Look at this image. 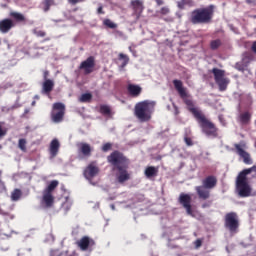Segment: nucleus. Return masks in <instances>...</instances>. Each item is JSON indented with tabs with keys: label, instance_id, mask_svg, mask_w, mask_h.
Listing matches in <instances>:
<instances>
[{
	"label": "nucleus",
	"instance_id": "34",
	"mask_svg": "<svg viewBox=\"0 0 256 256\" xmlns=\"http://www.w3.org/2000/svg\"><path fill=\"white\" fill-rule=\"evenodd\" d=\"M221 45V40L219 39H216V40H213L211 43H210V47L213 51H215L216 49H219Z\"/></svg>",
	"mask_w": 256,
	"mask_h": 256
},
{
	"label": "nucleus",
	"instance_id": "41",
	"mask_svg": "<svg viewBox=\"0 0 256 256\" xmlns=\"http://www.w3.org/2000/svg\"><path fill=\"white\" fill-rule=\"evenodd\" d=\"M6 187H5V182L1 179L0 180V193H3L4 191H6Z\"/></svg>",
	"mask_w": 256,
	"mask_h": 256
},
{
	"label": "nucleus",
	"instance_id": "16",
	"mask_svg": "<svg viewBox=\"0 0 256 256\" xmlns=\"http://www.w3.org/2000/svg\"><path fill=\"white\" fill-rule=\"evenodd\" d=\"M61 147V144L59 143V140L53 139L50 143L49 147V153H50V158L55 159L57 157V154L59 153V148Z\"/></svg>",
	"mask_w": 256,
	"mask_h": 256
},
{
	"label": "nucleus",
	"instance_id": "36",
	"mask_svg": "<svg viewBox=\"0 0 256 256\" xmlns=\"http://www.w3.org/2000/svg\"><path fill=\"white\" fill-rule=\"evenodd\" d=\"M43 5L44 11L47 13V11H49L50 7L53 5V0H44Z\"/></svg>",
	"mask_w": 256,
	"mask_h": 256
},
{
	"label": "nucleus",
	"instance_id": "42",
	"mask_svg": "<svg viewBox=\"0 0 256 256\" xmlns=\"http://www.w3.org/2000/svg\"><path fill=\"white\" fill-rule=\"evenodd\" d=\"M177 6L179 9H185V0L178 1Z\"/></svg>",
	"mask_w": 256,
	"mask_h": 256
},
{
	"label": "nucleus",
	"instance_id": "9",
	"mask_svg": "<svg viewBox=\"0 0 256 256\" xmlns=\"http://www.w3.org/2000/svg\"><path fill=\"white\" fill-rule=\"evenodd\" d=\"M237 155L243 159L245 165H253V160L251 159V155L245 151L247 149V145L245 142H240L239 144H234Z\"/></svg>",
	"mask_w": 256,
	"mask_h": 256
},
{
	"label": "nucleus",
	"instance_id": "6",
	"mask_svg": "<svg viewBox=\"0 0 256 256\" xmlns=\"http://www.w3.org/2000/svg\"><path fill=\"white\" fill-rule=\"evenodd\" d=\"M196 120L198 121L199 126L202 129V133H205L207 137L217 136V127H215V124H213V122L205 117V114H200L196 117Z\"/></svg>",
	"mask_w": 256,
	"mask_h": 256
},
{
	"label": "nucleus",
	"instance_id": "38",
	"mask_svg": "<svg viewBox=\"0 0 256 256\" xmlns=\"http://www.w3.org/2000/svg\"><path fill=\"white\" fill-rule=\"evenodd\" d=\"M169 13H171V10L169 9V7L165 6V7H162L160 9V14L161 15H169Z\"/></svg>",
	"mask_w": 256,
	"mask_h": 256
},
{
	"label": "nucleus",
	"instance_id": "8",
	"mask_svg": "<svg viewBox=\"0 0 256 256\" xmlns=\"http://www.w3.org/2000/svg\"><path fill=\"white\" fill-rule=\"evenodd\" d=\"M65 117V104L61 102L54 103L51 111V120L53 123L63 122Z\"/></svg>",
	"mask_w": 256,
	"mask_h": 256
},
{
	"label": "nucleus",
	"instance_id": "49",
	"mask_svg": "<svg viewBox=\"0 0 256 256\" xmlns=\"http://www.w3.org/2000/svg\"><path fill=\"white\" fill-rule=\"evenodd\" d=\"M194 244H195V247H196L197 249H199V247H201V245H202V242H201V240L198 239V240L195 241Z\"/></svg>",
	"mask_w": 256,
	"mask_h": 256
},
{
	"label": "nucleus",
	"instance_id": "28",
	"mask_svg": "<svg viewBox=\"0 0 256 256\" xmlns=\"http://www.w3.org/2000/svg\"><path fill=\"white\" fill-rule=\"evenodd\" d=\"M23 195L21 189H14L11 193V201H19Z\"/></svg>",
	"mask_w": 256,
	"mask_h": 256
},
{
	"label": "nucleus",
	"instance_id": "20",
	"mask_svg": "<svg viewBox=\"0 0 256 256\" xmlns=\"http://www.w3.org/2000/svg\"><path fill=\"white\" fill-rule=\"evenodd\" d=\"M141 87L139 85L135 84H129L128 85V92L132 97H139L141 95Z\"/></svg>",
	"mask_w": 256,
	"mask_h": 256
},
{
	"label": "nucleus",
	"instance_id": "35",
	"mask_svg": "<svg viewBox=\"0 0 256 256\" xmlns=\"http://www.w3.org/2000/svg\"><path fill=\"white\" fill-rule=\"evenodd\" d=\"M11 15L16 21H25V16L21 13L13 12Z\"/></svg>",
	"mask_w": 256,
	"mask_h": 256
},
{
	"label": "nucleus",
	"instance_id": "60",
	"mask_svg": "<svg viewBox=\"0 0 256 256\" xmlns=\"http://www.w3.org/2000/svg\"><path fill=\"white\" fill-rule=\"evenodd\" d=\"M35 99H39V96L36 95V96H35Z\"/></svg>",
	"mask_w": 256,
	"mask_h": 256
},
{
	"label": "nucleus",
	"instance_id": "29",
	"mask_svg": "<svg viewBox=\"0 0 256 256\" xmlns=\"http://www.w3.org/2000/svg\"><path fill=\"white\" fill-rule=\"evenodd\" d=\"M59 185V181L54 180L52 182H50V184L48 185V187L44 190V192L46 193H53V191H55V189H57V186Z\"/></svg>",
	"mask_w": 256,
	"mask_h": 256
},
{
	"label": "nucleus",
	"instance_id": "33",
	"mask_svg": "<svg viewBox=\"0 0 256 256\" xmlns=\"http://www.w3.org/2000/svg\"><path fill=\"white\" fill-rule=\"evenodd\" d=\"M103 25H105V27H108L109 29H117V24H115L110 19H105L103 21Z\"/></svg>",
	"mask_w": 256,
	"mask_h": 256
},
{
	"label": "nucleus",
	"instance_id": "27",
	"mask_svg": "<svg viewBox=\"0 0 256 256\" xmlns=\"http://www.w3.org/2000/svg\"><path fill=\"white\" fill-rule=\"evenodd\" d=\"M133 9L136 13H141L143 11V2L140 0H134L131 2Z\"/></svg>",
	"mask_w": 256,
	"mask_h": 256
},
{
	"label": "nucleus",
	"instance_id": "37",
	"mask_svg": "<svg viewBox=\"0 0 256 256\" xmlns=\"http://www.w3.org/2000/svg\"><path fill=\"white\" fill-rule=\"evenodd\" d=\"M33 33L36 35V37H45L46 35L45 31L37 30V28L33 29Z\"/></svg>",
	"mask_w": 256,
	"mask_h": 256
},
{
	"label": "nucleus",
	"instance_id": "13",
	"mask_svg": "<svg viewBox=\"0 0 256 256\" xmlns=\"http://www.w3.org/2000/svg\"><path fill=\"white\" fill-rule=\"evenodd\" d=\"M93 67H95V58H93V56L88 57L80 64V69H83L86 75L93 73Z\"/></svg>",
	"mask_w": 256,
	"mask_h": 256
},
{
	"label": "nucleus",
	"instance_id": "30",
	"mask_svg": "<svg viewBox=\"0 0 256 256\" xmlns=\"http://www.w3.org/2000/svg\"><path fill=\"white\" fill-rule=\"evenodd\" d=\"M73 205V200L70 198H66V201L62 204V209L67 213V211L71 210V207Z\"/></svg>",
	"mask_w": 256,
	"mask_h": 256
},
{
	"label": "nucleus",
	"instance_id": "31",
	"mask_svg": "<svg viewBox=\"0 0 256 256\" xmlns=\"http://www.w3.org/2000/svg\"><path fill=\"white\" fill-rule=\"evenodd\" d=\"M18 147L23 151V153H26L27 152V140L25 138L19 139Z\"/></svg>",
	"mask_w": 256,
	"mask_h": 256
},
{
	"label": "nucleus",
	"instance_id": "25",
	"mask_svg": "<svg viewBox=\"0 0 256 256\" xmlns=\"http://www.w3.org/2000/svg\"><path fill=\"white\" fill-rule=\"evenodd\" d=\"M118 59L119 61H122V63L120 64V68L125 69V67H127V65L129 64V56H127V54L120 53Z\"/></svg>",
	"mask_w": 256,
	"mask_h": 256
},
{
	"label": "nucleus",
	"instance_id": "53",
	"mask_svg": "<svg viewBox=\"0 0 256 256\" xmlns=\"http://www.w3.org/2000/svg\"><path fill=\"white\" fill-rule=\"evenodd\" d=\"M129 51L135 56V50L131 46L129 47Z\"/></svg>",
	"mask_w": 256,
	"mask_h": 256
},
{
	"label": "nucleus",
	"instance_id": "59",
	"mask_svg": "<svg viewBox=\"0 0 256 256\" xmlns=\"http://www.w3.org/2000/svg\"><path fill=\"white\" fill-rule=\"evenodd\" d=\"M32 106H35V101L32 102Z\"/></svg>",
	"mask_w": 256,
	"mask_h": 256
},
{
	"label": "nucleus",
	"instance_id": "46",
	"mask_svg": "<svg viewBox=\"0 0 256 256\" xmlns=\"http://www.w3.org/2000/svg\"><path fill=\"white\" fill-rule=\"evenodd\" d=\"M5 246H1L0 249L1 251H9V245H7L6 242H3Z\"/></svg>",
	"mask_w": 256,
	"mask_h": 256
},
{
	"label": "nucleus",
	"instance_id": "19",
	"mask_svg": "<svg viewBox=\"0 0 256 256\" xmlns=\"http://www.w3.org/2000/svg\"><path fill=\"white\" fill-rule=\"evenodd\" d=\"M202 183V187H205L206 189H213L215 185H217V179L213 176H208Z\"/></svg>",
	"mask_w": 256,
	"mask_h": 256
},
{
	"label": "nucleus",
	"instance_id": "50",
	"mask_svg": "<svg viewBox=\"0 0 256 256\" xmlns=\"http://www.w3.org/2000/svg\"><path fill=\"white\" fill-rule=\"evenodd\" d=\"M43 77L44 81H49V79H47V77H49V71H45Z\"/></svg>",
	"mask_w": 256,
	"mask_h": 256
},
{
	"label": "nucleus",
	"instance_id": "63",
	"mask_svg": "<svg viewBox=\"0 0 256 256\" xmlns=\"http://www.w3.org/2000/svg\"><path fill=\"white\" fill-rule=\"evenodd\" d=\"M10 219H13V216H11Z\"/></svg>",
	"mask_w": 256,
	"mask_h": 256
},
{
	"label": "nucleus",
	"instance_id": "51",
	"mask_svg": "<svg viewBox=\"0 0 256 256\" xmlns=\"http://www.w3.org/2000/svg\"><path fill=\"white\" fill-rule=\"evenodd\" d=\"M158 6L165 5V2L163 0H155Z\"/></svg>",
	"mask_w": 256,
	"mask_h": 256
},
{
	"label": "nucleus",
	"instance_id": "62",
	"mask_svg": "<svg viewBox=\"0 0 256 256\" xmlns=\"http://www.w3.org/2000/svg\"><path fill=\"white\" fill-rule=\"evenodd\" d=\"M50 237H52V239H53V235L50 234Z\"/></svg>",
	"mask_w": 256,
	"mask_h": 256
},
{
	"label": "nucleus",
	"instance_id": "5",
	"mask_svg": "<svg viewBox=\"0 0 256 256\" xmlns=\"http://www.w3.org/2000/svg\"><path fill=\"white\" fill-rule=\"evenodd\" d=\"M213 19V8H198L191 14L190 21L193 25H199L201 23H209Z\"/></svg>",
	"mask_w": 256,
	"mask_h": 256
},
{
	"label": "nucleus",
	"instance_id": "14",
	"mask_svg": "<svg viewBox=\"0 0 256 256\" xmlns=\"http://www.w3.org/2000/svg\"><path fill=\"white\" fill-rule=\"evenodd\" d=\"M76 147L78 148V153L83 155L84 157H89L91 155V151H93L91 145L85 142L77 143Z\"/></svg>",
	"mask_w": 256,
	"mask_h": 256
},
{
	"label": "nucleus",
	"instance_id": "47",
	"mask_svg": "<svg viewBox=\"0 0 256 256\" xmlns=\"http://www.w3.org/2000/svg\"><path fill=\"white\" fill-rule=\"evenodd\" d=\"M251 51H252V53H255V55H256V41H254V42L252 43Z\"/></svg>",
	"mask_w": 256,
	"mask_h": 256
},
{
	"label": "nucleus",
	"instance_id": "7",
	"mask_svg": "<svg viewBox=\"0 0 256 256\" xmlns=\"http://www.w3.org/2000/svg\"><path fill=\"white\" fill-rule=\"evenodd\" d=\"M212 73L214 75L215 82L219 87V91H226L230 80L225 77V72L219 68H213Z\"/></svg>",
	"mask_w": 256,
	"mask_h": 256
},
{
	"label": "nucleus",
	"instance_id": "18",
	"mask_svg": "<svg viewBox=\"0 0 256 256\" xmlns=\"http://www.w3.org/2000/svg\"><path fill=\"white\" fill-rule=\"evenodd\" d=\"M42 201H43L44 205H46V207H53L55 198L53 197V194L43 191Z\"/></svg>",
	"mask_w": 256,
	"mask_h": 256
},
{
	"label": "nucleus",
	"instance_id": "24",
	"mask_svg": "<svg viewBox=\"0 0 256 256\" xmlns=\"http://www.w3.org/2000/svg\"><path fill=\"white\" fill-rule=\"evenodd\" d=\"M89 245H91V240L87 236H84L80 241H78V247H80L82 251H87V249H89Z\"/></svg>",
	"mask_w": 256,
	"mask_h": 256
},
{
	"label": "nucleus",
	"instance_id": "21",
	"mask_svg": "<svg viewBox=\"0 0 256 256\" xmlns=\"http://www.w3.org/2000/svg\"><path fill=\"white\" fill-rule=\"evenodd\" d=\"M157 173H159V168L149 166L145 169L144 175L147 177V179H151L152 177H157Z\"/></svg>",
	"mask_w": 256,
	"mask_h": 256
},
{
	"label": "nucleus",
	"instance_id": "15",
	"mask_svg": "<svg viewBox=\"0 0 256 256\" xmlns=\"http://www.w3.org/2000/svg\"><path fill=\"white\" fill-rule=\"evenodd\" d=\"M15 27V22L13 20L6 18L0 21V31L2 33H9L10 30Z\"/></svg>",
	"mask_w": 256,
	"mask_h": 256
},
{
	"label": "nucleus",
	"instance_id": "61",
	"mask_svg": "<svg viewBox=\"0 0 256 256\" xmlns=\"http://www.w3.org/2000/svg\"><path fill=\"white\" fill-rule=\"evenodd\" d=\"M247 3H251V0H247Z\"/></svg>",
	"mask_w": 256,
	"mask_h": 256
},
{
	"label": "nucleus",
	"instance_id": "17",
	"mask_svg": "<svg viewBox=\"0 0 256 256\" xmlns=\"http://www.w3.org/2000/svg\"><path fill=\"white\" fill-rule=\"evenodd\" d=\"M53 87H55V82L53 80H46L42 85V93L44 95H49L53 91Z\"/></svg>",
	"mask_w": 256,
	"mask_h": 256
},
{
	"label": "nucleus",
	"instance_id": "57",
	"mask_svg": "<svg viewBox=\"0 0 256 256\" xmlns=\"http://www.w3.org/2000/svg\"><path fill=\"white\" fill-rule=\"evenodd\" d=\"M165 21H173V18L165 19Z\"/></svg>",
	"mask_w": 256,
	"mask_h": 256
},
{
	"label": "nucleus",
	"instance_id": "54",
	"mask_svg": "<svg viewBox=\"0 0 256 256\" xmlns=\"http://www.w3.org/2000/svg\"><path fill=\"white\" fill-rule=\"evenodd\" d=\"M202 207H203V209H206V207H209V204L204 203V204H202Z\"/></svg>",
	"mask_w": 256,
	"mask_h": 256
},
{
	"label": "nucleus",
	"instance_id": "40",
	"mask_svg": "<svg viewBox=\"0 0 256 256\" xmlns=\"http://www.w3.org/2000/svg\"><path fill=\"white\" fill-rule=\"evenodd\" d=\"M111 147H112L111 143H106L103 145L102 151L104 152L110 151Z\"/></svg>",
	"mask_w": 256,
	"mask_h": 256
},
{
	"label": "nucleus",
	"instance_id": "4",
	"mask_svg": "<svg viewBox=\"0 0 256 256\" xmlns=\"http://www.w3.org/2000/svg\"><path fill=\"white\" fill-rule=\"evenodd\" d=\"M173 85L178 92V95H180L181 99H183L185 105H187L188 110L192 115L197 119L203 112L201 110H198L195 107V104L193 103V100L187 98V88L183 87V82L181 80H173Z\"/></svg>",
	"mask_w": 256,
	"mask_h": 256
},
{
	"label": "nucleus",
	"instance_id": "26",
	"mask_svg": "<svg viewBox=\"0 0 256 256\" xmlns=\"http://www.w3.org/2000/svg\"><path fill=\"white\" fill-rule=\"evenodd\" d=\"M100 113L104 115V117H112L113 112L111 111V107L108 105H101L100 106Z\"/></svg>",
	"mask_w": 256,
	"mask_h": 256
},
{
	"label": "nucleus",
	"instance_id": "22",
	"mask_svg": "<svg viewBox=\"0 0 256 256\" xmlns=\"http://www.w3.org/2000/svg\"><path fill=\"white\" fill-rule=\"evenodd\" d=\"M209 188H206L204 186H197L196 187V191L200 197V199H209V190H207Z\"/></svg>",
	"mask_w": 256,
	"mask_h": 256
},
{
	"label": "nucleus",
	"instance_id": "43",
	"mask_svg": "<svg viewBox=\"0 0 256 256\" xmlns=\"http://www.w3.org/2000/svg\"><path fill=\"white\" fill-rule=\"evenodd\" d=\"M85 0H68L71 5H77V3H83Z\"/></svg>",
	"mask_w": 256,
	"mask_h": 256
},
{
	"label": "nucleus",
	"instance_id": "56",
	"mask_svg": "<svg viewBox=\"0 0 256 256\" xmlns=\"http://www.w3.org/2000/svg\"><path fill=\"white\" fill-rule=\"evenodd\" d=\"M248 103H251V96H247Z\"/></svg>",
	"mask_w": 256,
	"mask_h": 256
},
{
	"label": "nucleus",
	"instance_id": "58",
	"mask_svg": "<svg viewBox=\"0 0 256 256\" xmlns=\"http://www.w3.org/2000/svg\"><path fill=\"white\" fill-rule=\"evenodd\" d=\"M3 175V171L0 170V181H1V176Z\"/></svg>",
	"mask_w": 256,
	"mask_h": 256
},
{
	"label": "nucleus",
	"instance_id": "39",
	"mask_svg": "<svg viewBox=\"0 0 256 256\" xmlns=\"http://www.w3.org/2000/svg\"><path fill=\"white\" fill-rule=\"evenodd\" d=\"M19 107H21V104H19V100H17L14 105L7 108V111H14V109H19Z\"/></svg>",
	"mask_w": 256,
	"mask_h": 256
},
{
	"label": "nucleus",
	"instance_id": "12",
	"mask_svg": "<svg viewBox=\"0 0 256 256\" xmlns=\"http://www.w3.org/2000/svg\"><path fill=\"white\" fill-rule=\"evenodd\" d=\"M99 173V168L93 164L88 165V167L84 170V177L87 179L92 185H95L93 183L92 179L93 177H97Z\"/></svg>",
	"mask_w": 256,
	"mask_h": 256
},
{
	"label": "nucleus",
	"instance_id": "44",
	"mask_svg": "<svg viewBox=\"0 0 256 256\" xmlns=\"http://www.w3.org/2000/svg\"><path fill=\"white\" fill-rule=\"evenodd\" d=\"M184 141L186 143V145H188V147H191V145H193V141L191 140V138H184Z\"/></svg>",
	"mask_w": 256,
	"mask_h": 256
},
{
	"label": "nucleus",
	"instance_id": "11",
	"mask_svg": "<svg viewBox=\"0 0 256 256\" xmlns=\"http://www.w3.org/2000/svg\"><path fill=\"white\" fill-rule=\"evenodd\" d=\"M179 203L186 210L187 215L195 217V212L191 207V196L189 194L181 193L179 196Z\"/></svg>",
	"mask_w": 256,
	"mask_h": 256
},
{
	"label": "nucleus",
	"instance_id": "32",
	"mask_svg": "<svg viewBox=\"0 0 256 256\" xmlns=\"http://www.w3.org/2000/svg\"><path fill=\"white\" fill-rule=\"evenodd\" d=\"M92 95L91 93H85L82 94L81 97L79 98L80 103H89V101H91L92 99Z\"/></svg>",
	"mask_w": 256,
	"mask_h": 256
},
{
	"label": "nucleus",
	"instance_id": "52",
	"mask_svg": "<svg viewBox=\"0 0 256 256\" xmlns=\"http://www.w3.org/2000/svg\"><path fill=\"white\" fill-rule=\"evenodd\" d=\"M5 131H3V128L0 125V137H4Z\"/></svg>",
	"mask_w": 256,
	"mask_h": 256
},
{
	"label": "nucleus",
	"instance_id": "48",
	"mask_svg": "<svg viewBox=\"0 0 256 256\" xmlns=\"http://www.w3.org/2000/svg\"><path fill=\"white\" fill-rule=\"evenodd\" d=\"M218 119H219L221 125H223L225 127L226 122H225V119L223 118V116H219Z\"/></svg>",
	"mask_w": 256,
	"mask_h": 256
},
{
	"label": "nucleus",
	"instance_id": "2",
	"mask_svg": "<svg viewBox=\"0 0 256 256\" xmlns=\"http://www.w3.org/2000/svg\"><path fill=\"white\" fill-rule=\"evenodd\" d=\"M256 177V166L242 170L236 178V191L239 197H251L249 179Z\"/></svg>",
	"mask_w": 256,
	"mask_h": 256
},
{
	"label": "nucleus",
	"instance_id": "23",
	"mask_svg": "<svg viewBox=\"0 0 256 256\" xmlns=\"http://www.w3.org/2000/svg\"><path fill=\"white\" fill-rule=\"evenodd\" d=\"M250 121H251V113H249L248 111L242 112L239 115V122L241 123V125H249Z\"/></svg>",
	"mask_w": 256,
	"mask_h": 256
},
{
	"label": "nucleus",
	"instance_id": "55",
	"mask_svg": "<svg viewBox=\"0 0 256 256\" xmlns=\"http://www.w3.org/2000/svg\"><path fill=\"white\" fill-rule=\"evenodd\" d=\"M110 207H111L112 211H115V204H111Z\"/></svg>",
	"mask_w": 256,
	"mask_h": 256
},
{
	"label": "nucleus",
	"instance_id": "3",
	"mask_svg": "<svg viewBox=\"0 0 256 256\" xmlns=\"http://www.w3.org/2000/svg\"><path fill=\"white\" fill-rule=\"evenodd\" d=\"M155 111V102L151 100H144L138 102L134 108V114L142 123L151 121L153 112Z\"/></svg>",
	"mask_w": 256,
	"mask_h": 256
},
{
	"label": "nucleus",
	"instance_id": "1",
	"mask_svg": "<svg viewBox=\"0 0 256 256\" xmlns=\"http://www.w3.org/2000/svg\"><path fill=\"white\" fill-rule=\"evenodd\" d=\"M108 161L113 165V171L115 172L118 183H125L131 179V175L127 171L129 163L127 158L123 156V153L114 151L108 156Z\"/></svg>",
	"mask_w": 256,
	"mask_h": 256
},
{
	"label": "nucleus",
	"instance_id": "10",
	"mask_svg": "<svg viewBox=\"0 0 256 256\" xmlns=\"http://www.w3.org/2000/svg\"><path fill=\"white\" fill-rule=\"evenodd\" d=\"M225 227L231 231V233L237 231L239 227V220L237 219V213L230 212L225 216Z\"/></svg>",
	"mask_w": 256,
	"mask_h": 256
},
{
	"label": "nucleus",
	"instance_id": "45",
	"mask_svg": "<svg viewBox=\"0 0 256 256\" xmlns=\"http://www.w3.org/2000/svg\"><path fill=\"white\" fill-rule=\"evenodd\" d=\"M98 15H105V12L103 11V6L100 4L97 9Z\"/></svg>",
	"mask_w": 256,
	"mask_h": 256
}]
</instances>
